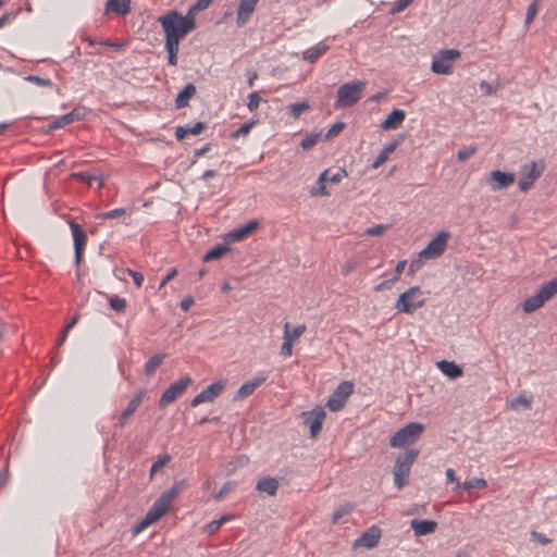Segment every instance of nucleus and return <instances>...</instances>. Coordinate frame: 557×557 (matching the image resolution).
<instances>
[{
    "mask_svg": "<svg viewBox=\"0 0 557 557\" xmlns=\"http://www.w3.org/2000/svg\"><path fill=\"white\" fill-rule=\"evenodd\" d=\"M159 22L166 36L165 44L175 46H180L181 39L196 27L193 16H183L177 11L160 16Z\"/></svg>",
    "mask_w": 557,
    "mask_h": 557,
    "instance_id": "nucleus-1",
    "label": "nucleus"
},
{
    "mask_svg": "<svg viewBox=\"0 0 557 557\" xmlns=\"http://www.w3.org/2000/svg\"><path fill=\"white\" fill-rule=\"evenodd\" d=\"M174 496V488L162 493L160 497L149 508L144 519L134 527L133 533L138 534L143 532L146 528H148L150 524L157 522L169 510Z\"/></svg>",
    "mask_w": 557,
    "mask_h": 557,
    "instance_id": "nucleus-2",
    "label": "nucleus"
},
{
    "mask_svg": "<svg viewBox=\"0 0 557 557\" xmlns=\"http://www.w3.org/2000/svg\"><path fill=\"white\" fill-rule=\"evenodd\" d=\"M418 449H409L405 454L397 457L393 470L394 483L400 490L408 484L410 469L418 458Z\"/></svg>",
    "mask_w": 557,
    "mask_h": 557,
    "instance_id": "nucleus-3",
    "label": "nucleus"
},
{
    "mask_svg": "<svg viewBox=\"0 0 557 557\" xmlns=\"http://www.w3.org/2000/svg\"><path fill=\"white\" fill-rule=\"evenodd\" d=\"M425 298L419 286H412L403 293L396 304L395 308L398 312L412 314L417 309L423 307Z\"/></svg>",
    "mask_w": 557,
    "mask_h": 557,
    "instance_id": "nucleus-4",
    "label": "nucleus"
},
{
    "mask_svg": "<svg viewBox=\"0 0 557 557\" xmlns=\"http://www.w3.org/2000/svg\"><path fill=\"white\" fill-rule=\"evenodd\" d=\"M461 55L457 49H442L433 55L431 70L435 74L450 75L454 73V62Z\"/></svg>",
    "mask_w": 557,
    "mask_h": 557,
    "instance_id": "nucleus-5",
    "label": "nucleus"
},
{
    "mask_svg": "<svg viewBox=\"0 0 557 557\" xmlns=\"http://www.w3.org/2000/svg\"><path fill=\"white\" fill-rule=\"evenodd\" d=\"M364 82H352L342 85L337 90L336 108H348L356 104L362 97Z\"/></svg>",
    "mask_w": 557,
    "mask_h": 557,
    "instance_id": "nucleus-6",
    "label": "nucleus"
},
{
    "mask_svg": "<svg viewBox=\"0 0 557 557\" xmlns=\"http://www.w3.org/2000/svg\"><path fill=\"white\" fill-rule=\"evenodd\" d=\"M424 425L419 422H411L397 431L389 441L392 447H405L413 444L423 433Z\"/></svg>",
    "mask_w": 557,
    "mask_h": 557,
    "instance_id": "nucleus-7",
    "label": "nucleus"
},
{
    "mask_svg": "<svg viewBox=\"0 0 557 557\" xmlns=\"http://www.w3.org/2000/svg\"><path fill=\"white\" fill-rule=\"evenodd\" d=\"M544 162L531 161L521 166V178L518 182L520 191H529L544 172Z\"/></svg>",
    "mask_w": 557,
    "mask_h": 557,
    "instance_id": "nucleus-8",
    "label": "nucleus"
},
{
    "mask_svg": "<svg viewBox=\"0 0 557 557\" xmlns=\"http://www.w3.org/2000/svg\"><path fill=\"white\" fill-rule=\"evenodd\" d=\"M191 382L193 381L189 376H184L171 384L161 395L159 399V407L163 409L180 398L186 392Z\"/></svg>",
    "mask_w": 557,
    "mask_h": 557,
    "instance_id": "nucleus-9",
    "label": "nucleus"
},
{
    "mask_svg": "<svg viewBox=\"0 0 557 557\" xmlns=\"http://www.w3.org/2000/svg\"><path fill=\"white\" fill-rule=\"evenodd\" d=\"M354 392V384L349 381L342 382L336 389L331 394L326 407L333 411H339L344 408L347 399Z\"/></svg>",
    "mask_w": 557,
    "mask_h": 557,
    "instance_id": "nucleus-10",
    "label": "nucleus"
},
{
    "mask_svg": "<svg viewBox=\"0 0 557 557\" xmlns=\"http://www.w3.org/2000/svg\"><path fill=\"white\" fill-rule=\"evenodd\" d=\"M448 239V232H440L420 252V258L425 260L438 258L446 250Z\"/></svg>",
    "mask_w": 557,
    "mask_h": 557,
    "instance_id": "nucleus-11",
    "label": "nucleus"
},
{
    "mask_svg": "<svg viewBox=\"0 0 557 557\" xmlns=\"http://www.w3.org/2000/svg\"><path fill=\"white\" fill-rule=\"evenodd\" d=\"M225 385H226L225 381H222V380L210 384L201 393H199L191 399V403H190L191 407H197L202 403L213 401L215 398H218L223 393Z\"/></svg>",
    "mask_w": 557,
    "mask_h": 557,
    "instance_id": "nucleus-12",
    "label": "nucleus"
},
{
    "mask_svg": "<svg viewBox=\"0 0 557 557\" xmlns=\"http://www.w3.org/2000/svg\"><path fill=\"white\" fill-rule=\"evenodd\" d=\"M486 183L493 191L505 189L515 183V174L495 170L488 174Z\"/></svg>",
    "mask_w": 557,
    "mask_h": 557,
    "instance_id": "nucleus-13",
    "label": "nucleus"
},
{
    "mask_svg": "<svg viewBox=\"0 0 557 557\" xmlns=\"http://www.w3.org/2000/svg\"><path fill=\"white\" fill-rule=\"evenodd\" d=\"M326 413L323 408L317 407L309 412H304L305 422L309 424L311 437H317L322 430Z\"/></svg>",
    "mask_w": 557,
    "mask_h": 557,
    "instance_id": "nucleus-14",
    "label": "nucleus"
},
{
    "mask_svg": "<svg viewBox=\"0 0 557 557\" xmlns=\"http://www.w3.org/2000/svg\"><path fill=\"white\" fill-rule=\"evenodd\" d=\"M145 395H146V389H144V388L136 393L134 398L128 403L127 407L120 414V417L115 423L116 428H123L128 422V420L135 413L137 408L141 405Z\"/></svg>",
    "mask_w": 557,
    "mask_h": 557,
    "instance_id": "nucleus-15",
    "label": "nucleus"
},
{
    "mask_svg": "<svg viewBox=\"0 0 557 557\" xmlns=\"http://www.w3.org/2000/svg\"><path fill=\"white\" fill-rule=\"evenodd\" d=\"M71 231L74 239L75 261L79 264L87 243L86 232L77 223H71Z\"/></svg>",
    "mask_w": 557,
    "mask_h": 557,
    "instance_id": "nucleus-16",
    "label": "nucleus"
},
{
    "mask_svg": "<svg viewBox=\"0 0 557 557\" xmlns=\"http://www.w3.org/2000/svg\"><path fill=\"white\" fill-rule=\"evenodd\" d=\"M381 537V530L373 525L369 528L359 539L354 543V548L364 547L373 548L379 544Z\"/></svg>",
    "mask_w": 557,
    "mask_h": 557,
    "instance_id": "nucleus-17",
    "label": "nucleus"
},
{
    "mask_svg": "<svg viewBox=\"0 0 557 557\" xmlns=\"http://www.w3.org/2000/svg\"><path fill=\"white\" fill-rule=\"evenodd\" d=\"M259 0H240L237 8L236 24L243 27L256 10Z\"/></svg>",
    "mask_w": 557,
    "mask_h": 557,
    "instance_id": "nucleus-18",
    "label": "nucleus"
},
{
    "mask_svg": "<svg viewBox=\"0 0 557 557\" xmlns=\"http://www.w3.org/2000/svg\"><path fill=\"white\" fill-rule=\"evenodd\" d=\"M264 376L255 377L244 383L234 396V401L243 400L249 397L253 392L265 382Z\"/></svg>",
    "mask_w": 557,
    "mask_h": 557,
    "instance_id": "nucleus-19",
    "label": "nucleus"
},
{
    "mask_svg": "<svg viewBox=\"0 0 557 557\" xmlns=\"http://www.w3.org/2000/svg\"><path fill=\"white\" fill-rule=\"evenodd\" d=\"M259 227L257 220H250L247 224L239 226L228 234L232 240L239 242L248 237Z\"/></svg>",
    "mask_w": 557,
    "mask_h": 557,
    "instance_id": "nucleus-20",
    "label": "nucleus"
},
{
    "mask_svg": "<svg viewBox=\"0 0 557 557\" xmlns=\"http://www.w3.org/2000/svg\"><path fill=\"white\" fill-rule=\"evenodd\" d=\"M406 113L400 109L393 110L382 123V128L385 131L398 128L405 121Z\"/></svg>",
    "mask_w": 557,
    "mask_h": 557,
    "instance_id": "nucleus-21",
    "label": "nucleus"
},
{
    "mask_svg": "<svg viewBox=\"0 0 557 557\" xmlns=\"http://www.w3.org/2000/svg\"><path fill=\"white\" fill-rule=\"evenodd\" d=\"M436 366L449 379H458L463 374L462 368L454 361L441 360Z\"/></svg>",
    "mask_w": 557,
    "mask_h": 557,
    "instance_id": "nucleus-22",
    "label": "nucleus"
},
{
    "mask_svg": "<svg viewBox=\"0 0 557 557\" xmlns=\"http://www.w3.org/2000/svg\"><path fill=\"white\" fill-rule=\"evenodd\" d=\"M410 524L417 536L433 533L437 527L433 520H412Z\"/></svg>",
    "mask_w": 557,
    "mask_h": 557,
    "instance_id": "nucleus-23",
    "label": "nucleus"
},
{
    "mask_svg": "<svg viewBox=\"0 0 557 557\" xmlns=\"http://www.w3.org/2000/svg\"><path fill=\"white\" fill-rule=\"evenodd\" d=\"M196 87L194 84L188 83L182 91L178 92L175 99V106L177 109L185 108L188 106L189 100L195 96Z\"/></svg>",
    "mask_w": 557,
    "mask_h": 557,
    "instance_id": "nucleus-24",
    "label": "nucleus"
},
{
    "mask_svg": "<svg viewBox=\"0 0 557 557\" xmlns=\"http://www.w3.org/2000/svg\"><path fill=\"white\" fill-rule=\"evenodd\" d=\"M329 48L326 44L319 42L317 46L307 49L302 53V59L307 62L314 63L320 57L326 53Z\"/></svg>",
    "mask_w": 557,
    "mask_h": 557,
    "instance_id": "nucleus-25",
    "label": "nucleus"
},
{
    "mask_svg": "<svg viewBox=\"0 0 557 557\" xmlns=\"http://www.w3.org/2000/svg\"><path fill=\"white\" fill-rule=\"evenodd\" d=\"M81 119V114L77 110H73L70 113H66L62 116H59L55 119L50 125L49 131L58 129L61 127H64L65 125H69L77 120Z\"/></svg>",
    "mask_w": 557,
    "mask_h": 557,
    "instance_id": "nucleus-26",
    "label": "nucleus"
},
{
    "mask_svg": "<svg viewBox=\"0 0 557 557\" xmlns=\"http://www.w3.org/2000/svg\"><path fill=\"white\" fill-rule=\"evenodd\" d=\"M257 490L260 492H264L270 496H273L276 494L278 488V481L275 478L265 476L261 478L257 482Z\"/></svg>",
    "mask_w": 557,
    "mask_h": 557,
    "instance_id": "nucleus-27",
    "label": "nucleus"
},
{
    "mask_svg": "<svg viewBox=\"0 0 557 557\" xmlns=\"http://www.w3.org/2000/svg\"><path fill=\"white\" fill-rule=\"evenodd\" d=\"M74 177L81 180L82 182L86 183L90 187L94 186V184L97 185V188H102L104 185V182L101 176L97 175L96 173L91 172H79L73 175Z\"/></svg>",
    "mask_w": 557,
    "mask_h": 557,
    "instance_id": "nucleus-28",
    "label": "nucleus"
},
{
    "mask_svg": "<svg viewBox=\"0 0 557 557\" xmlns=\"http://www.w3.org/2000/svg\"><path fill=\"white\" fill-rule=\"evenodd\" d=\"M544 304L545 301L543 300L542 296L536 293L534 296H531L524 300L522 308L525 313H531L540 309Z\"/></svg>",
    "mask_w": 557,
    "mask_h": 557,
    "instance_id": "nucleus-29",
    "label": "nucleus"
},
{
    "mask_svg": "<svg viewBox=\"0 0 557 557\" xmlns=\"http://www.w3.org/2000/svg\"><path fill=\"white\" fill-rule=\"evenodd\" d=\"M131 0H108L107 9L117 14H126L129 12Z\"/></svg>",
    "mask_w": 557,
    "mask_h": 557,
    "instance_id": "nucleus-30",
    "label": "nucleus"
},
{
    "mask_svg": "<svg viewBox=\"0 0 557 557\" xmlns=\"http://www.w3.org/2000/svg\"><path fill=\"white\" fill-rule=\"evenodd\" d=\"M546 302L557 294V277L544 284L537 292Z\"/></svg>",
    "mask_w": 557,
    "mask_h": 557,
    "instance_id": "nucleus-31",
    "label": "nucleus"
},
{
    "mask_svg": "<svg viewBox=\"0 0 557 557\" xmlns=\"http://www.w3.org/2000/svg\"><path fill=\"white\" fill-rule=\"evenodd\" d=\"M166 355L164 354H156L149 358V360L145 364V373L146 375H152L156 370L162 364Z\"/></svg>",
    "mask_w": 557,
    "mask_h": 557,
    "instance_id": "nucleus-32",
    "label": "nucleus"
},
{
    "mask_svg": "<svg viewBox=\"0 0 557 557\" xmlns=\"http://www.w3.org/2000/svg\"><path fill=\"white\" fill-rule=\"evenodd\" d=\"M228 250H230V248L227 246L218 245V246L213 247L212 249H210L202 257V260H203V262H210V261L216 260V259L221 258L222 256H224Z\"/></svg>",
    "mask_w": 557,
    "mask_h": 557,
    "instance_id": "nucleus-33",
    "label": "nucleus"
},
{
    "mask_svg": "<svg viewBox=\"0 0 557 557\" xmlns=\"http://www.w3.org/2000/svg\"><path fill=\"white\" fill-rule=\"evenodd\" d=\"M326 178H327V170L323 171L319 178H318V182H317V186L314 188H312V190L310 191V194L312 196H329L330 193L329 190L326 189V186H325V183H326Z\"/></svg>",
    "mask_w": 557,
    "mask_h": 557,
    "instance_id": "nucleus-34",
    "label": "nucleus"
},
{
    "mask_svg": "<svg viewBox=\"0 0 557 557\" xmlns=\"http://www.w3.org/2000/svg\"><path fill=\"white\" fill-rule=\"evenodd\" d=\"M487 486V482L485 479L475 478L463 483H457L454 487V491H458L460 488L470 490V488H484Z\"/></svg>",
    "mask_w": 557,
    "mask_h": 557,
    "instance_id": "nucleus-35",
    "label": "nucleus"
},
{
    "mask_svg": "<svg viewBox=\"0 0 557 557\" xmlns=\"http://www.w3.org/2000/svg\"><path fill=\"white\" fill-rule=\"evenodd\" d=\"M306 332V325L300 324L295 329L290 330V324L288 322L284 325V337L289 338L290 342H295L298 337H300Z\"/></svg>",
    "mask_w": 557,
    "mask_h": 557,
    "instance_id": "nucleus-36",
    "label": "nucleus"
},
{
    "mask_svg": "<svg viewBox=\"0 0 557 557\" xmlns=\"http://www.w3.org/2000/svg\"><path fill=\"white\" fill-rule=\"evenodd\" d=\"M171 461V456L165 454L159 456L158 459L153 462L150 469V479L154 476L156 473L162 471V469Z\"/></svg>",
    "mask_w": 557,
    "mask_h": 557,
    "instance_id": "nucleus-37",
    "label": "nucleus"
},
{
    "mask_svg": "<svg viewBox=\"0 0 557 557\" xmlns=\"http://www.w3.org/2000/svg\"><path fill=\"white\" fill-rule=\"evenodd\" d=\"M478 151V147L476 146H463L461 147L458 152H457V158L459 161H466L468 159H470L471 157H473Z\"/></svg>",
    "mask_w": 557,
    "mask_h": 557,
    "instance_id": "nucleus-38",
    "label": "nucleus"
},
{
    "mask_svg": "<svg viewBox=\"0 0 557 557\" xmlns=\"http://www.w3.org/2000/svg\"><path fill=\"white\" fill-rule=\"evenodd\" d=\"M308 109L309 104L306 101L293 103L288 107V111L294 119H298Z\"/></svg>",
    "mask_w": 557,
    "mask_h": 557,
    "instance_id": "nucleus-39",
    "label": "nucleus"
},
{
    "mask_svg": "<svg viewBox=\"0 0 557 557\" xmlns=\"http://www.w3.org/2000/svg\"><path fill=\"white\" fill-rule=\"evenodd\" d=\"M109 304L111 309L117 312L125 311L127 307L126 300L124 298H120L119 296H112L109 299Z\"/></svg>",
    "mask_w": 557,
    "mask_h": 557,
    "instance_id": "nucleus-40",
    "label": "nucleus"
},
{
    "mask_svg": "<svg viewBox=\"0 0 557 557\" xmlns=\"http://www.w3.org/2000/svg\"><path fill=\"white\" fill-rule=\"evenodd\" d=\"M125 212L126 211L124 208H116V209H113V210H110L107 212H102V213L98 214L97 218L101 219V220L116 219V218L124 215Z\"/></svg>",
    "mask_w": 557,
    "mask_h": 557,
    "instance_id": "nucleus-41",
    "label": "nucleus"
},
{
    "mask_svg": "<svg viewBox=\"0 0 557 557\" xmlns=\"http://www.w3.org/2000/svg\"><path fill=\"white\" fill-rule=\"evenodd\" d=\"M537 10H539V3L536 0H534L528 7L527 15H525V20H524L525 26H529L532 23V21L534 20L535 15L537 13Z\"/></svg>",
    "mask_w": 557,
    "mask_h": 557,
    "instance_id": "nucleus-42",
    "label": "nucleus"
},
{
    "mask_svg": "<svg viewBox=\"0 0 557 557\" xmlns=\"http://www.w3.org/2000/svg\"><path fill=\"white\" fill-rule=\"evenodd\" d=\"M255 122H247V123H244L239 128H237L236 131H234L232 134H231V137L234 138V139H237L239 138L240 136H246L249 134L251 127L253 126Z\"/></svg>",
    "mask_w": 557,
    "mask_h": 557,
    "instance_id": "nucleus-43",
    "label": "nucleus"
},
{
    "mask_svg": "<svg viewBox=\"0 0 557 557\" xmlns=\"http://www.w3.org/2000/svg\"><path fill=\"white\" fill-rule=\"evenodd\" d=\"M165 48L169 52V63L171 65L175 66L177 64V52H178L180 46L165 44Z\"/></svg>",
    "mask_w": 557,
    "mask_h": 557,
    "instance_id": "nucleus-44",
    "label": "nucleus"
},
{
    "mask_svg": "<svg viewBox=\"0 0 557 557\" xmlns=\"http://www.w3.org/2000/svg\"><path fill=\"white\" fill-rule=\"evenodd\" d=\"M25 79L40 87H52V82L48 78H42L36 75H29L25 77Z\"/></svg>",
    "mask_w": 557,
    "mask_h": 557,
    "instance_id": "nucleus-45",
    "label": "nucleus"
},
{
    "mask_svg": "<svg viewBox=\"0 0 557 557\" xmlns=\"http://www.w3.org/2000/svg\"><path fill=\"white\" fill-rule=\"evenodd\" d=\"M320 136L318 134L307 135L300 143L301 148L310 149L312 148L319 140Z\"/></svg>",
    "mask_w": 557,
    "mask_h": 557,
    "instance_id": "nucleus-46",
    "label": "nucleus"
},
{
    "mask_svg": "<svg viewBox=\"0 0 557 557\" xmlns=\"http://www.w3.org/2000/svg\"><path fill=\"white\" fill-rule=\"evenodd\" d=\"M260 101H261V97L259 96L258 92H251L249 96H248V103H247V108L249 109V111L253 112L258 109L259 104H260Z\"/></svg>",
    "mask_w": 557,
    "mask_h": 557,
    "instance_id": "nucleus-47",
    "label": "nucleus"
},
{
    "mask_svg": "<svg viewBox=\"0 0 557 557\" xmlns=\"http://www.w3.org/2000/svg\"><path fill=\"white\" fill-rule=\"evenodd\" d=\"M345 127V123L343 122H337L335 123L329 131L327 133L325 134V139L326 140H330L336 136H338V134L344 129Z\"/></svg>",
    "mask_w": 557,
    "mask_h": 557,
    "instance_id": "nucleus-48",
    "label": "nucleus"
},
{
    "mask_svg": "<svg viewBox=\"0 0 557 557\" xmlns=\"http://www.w3.org/2000/svg\"><path fill=\"white\" fill-rule=\"evenodd\" d=\"M388 228V225L377 224L366 230V234L369 236H382L384 232Z\"/></svg>",
    "mask_w": 557,
    "mask_h": 557,
    "instance_id": "nucleus-49",
    "label": "nucleus"
},
{
    "mask_svg": "<svg viewBox=\"0 0 557 557\" xmlns=\"http://www.w3.org/2000/svg\"><path fill=\"white\" fill-rule=\"evenodd\" d=\"M414 0H398L395 5L392 8L391 13L396 14L404 11L407 7H409Z\"/></svg>",
    "mask_w": 557,
    "mask_h": 557,
    "instance_id": "nucleus-50",
    "label": "nucleus"
},
{
    "mask_svg": "<svg viewBox=\"0 0 557 557\" xmlns=\"http://www.w3.org/2000/svg\"><path fill=\"white\" fill-rule=\"evenodd\" d=\"M284 342L282 344V347H281V355L283 356H292L293 354V342H290L289 338H285L283 337Z\"/></svg>",
    "mask_w": 557,
    "mask_h": 557,
    "instance_id": "nucleus-51",
    "label": "nucleus"
},
{
    "mask_svg": "<svg viewBox=\"0 0 557 557\" xmlns=\"http://www.w3.org/2000/svg\"><path fill=\"white\" fill-rule=\"evenodd\" d=\"M346 175H347V173L345 170H339L337 173L332 174V175H331L330 171L327 170L326 182L339 183L343 180V177H345Z\"/></svg>",
    "mask_w": 557,
    "mask_h": 557,
    "instance_id": "nucleus-52",
    "label": "nucleus"
},
{
    "mask_svg": "<svg viewBox=\"0 0 557 557\" xmlns=\"http://www.w3.org/2000/svg\"><path fill=\"white\" fill-rule=\"evenodd\" d=\"M186 127L188 134L199 135L206 128V124L203 122H197L193 126L187 125Z\"/></svg>",
    "mask_w": 557,
    "mask_h": 557,
    "instance_id": "nucleus-53",
    "label": "nucleus"
},
{
    "mask_svg": "<svg viewBox=\"0 0 557 557\" xmlns=\"http://www.w3.org/2000/svg\"><path fill=\"white\" fill-rule=\"evenodd\" d=\"M127 273L132 276L137 287H141L144 283V275L140 272L127 269Z\"/></svg>",
    "mask_w": 557,
    "mask_h": 557,
    "instance_id": "nucleus-54",
    "label": "nucleus"
},
{
    "mask_svg": "<svg viewBox=\"0 0 557 557\" xmlns=\"http://www.w3.org/2000/svg\"><path fill=\"white\" fill-rule=\"evenodd\" d=\"M221 527H222V521H220L218 519V520L211 521L209 524H207L206 530L209 534H214L220 530Z\"/></svg>",
    "mask_w": 557,
    "mask_h": 557,
    "instance_id": "nucleus-55",
    "label": "nucleus"
},
{
    "mask_svg": "<svg viewBox=\"0 0 557 557\" xmlns=\"http://www.w3.org/2000/svg\"><path fill=\"white\" fill-rule=\"evenodd\" d=\"M213 0H198L191 8L193 11H202L207 9Z\"/></svg>",
    "mask_w": 557,
    "mask_h": 557,
    "instance_id": "nucleus-56",
    "label": "nucleus"
},
{
    "mask_svg": "<svg viewBox=\"0 0 557 557\" xmlns=\"http://www.w3.org/2000/svg\"><path fill=\"white\" fill-rule=\"evenodd\" d=\"M531 535H532V537H533L535 541H537L539 543H541V544H543V545H546V544H548V543H550V542H552L548 537H546V535H545V534L540 533V532H535V531H534V532H532V533H531Z\"/></svg>",
    "mask_w": 557,
    "mask_h": 557,
    "instance_id": "nucleus-57",
    "label": "nucleus"
},
{
    "mask_svg": "<svg viewBox=\"0 0 557 557\" xmlns=\"http://www.w3.org/2000/svg\"><path fill=\"white\" fill-rule=\"evenodd\" d=\"M530 405H531L530 400H528L525 397H518L511 401L512 408H517L518 406H523L525 408H529Z\"/></svg>",
    "mask_w": 557,
    "mask_h": 557,
    "instance_id": "nucleus-58",
    "label": "nucleus"
},
{
    "mask_svg": "<svg viewBox=\"0 0 557 557\" xmlns=\"http://www.w3.org/2000/svg\"><path fill=\"white\" fill-rule=\"evenodd\" d=\"M346 513H348V509H346V508H344V507H341V508L336 509V510L334 511V513H333L332 522H333V523H337V522L341 520V518H342L343 516H345Z\"/></svg>",
    "mask_w": 557,
    "mask_h": 557,
    "instance_id": "nucleus-59",
    "label": "nucleus"
},
{
    "mask_svg": "<svg viewBox=\"0 0 557 557\" xmlns=\"http://www.w3.org/2000/svg\"><path fill=\"white\" fill-rule=\"evenodd\" d=\"M387 159H388V157L381 151L380 154L374 160V162L372 163V168L379 169L382 164H384L386 162Z\"/></svg>",
    "mask_w": 557,
    "mask_h": 557,
    "instance_id": "nucleus-60",
    "label": "nucleus"
},
{
    "mask_svg": "<svg viewBox=\"0 0 557 557\" xmlns=\"http://www.w3.org/2000/svg\"><path fill=\"white\" fill-rule=\"evenodd\" d=\"M407 264V261L406 260H401L399 261L397 264H396V268H395V276L393 277V281H397L399 278V276L401 275L405 267Z\"/></svg>",
    "mask_w": 557,
    "mask_h": 557,
    "instance_id": "nucleus-61",
    "label": "nucleus"
},
{
    "mask_svg": "<svg viewBox=\"0 0 557 557\" xmlns=\"http://www.w3.org/2000/svg\"><path fill=\"white\" fill-rule=\"evenodd\" d=\"M177 274V270L175 268H173L166 275L165 277L162 280L161 284H160V288H162L164 285H166L171 280H173Z\"/></svg>",
    "mask_w": 557,
    "mask_h": 557,
    "instance_id": "nucleus-62",
    "label": "nucleus"
},
{
    "mask_svg": "<svg viewBox=\"0 0 557 557\" xmlns=\"http://www.w3.org/2000/svg\"><path fill=\"white\" fill-rule=\"evenodd\" d=\"M231 491V484L230 483H226L224 484L221 490L219 491V493L214 496V498L216 500H220L221 498H223L228 492Z\"/></svg>",
    "mask_w": 557,
    "mask_h": 557,
    "instance_id": "nucleus-63",
    "label": "nucleus"
},
{
    "mask_svg": "<svg viewBox=\"0 0 557 557\" xmlns=\"http://www.w3.org/2000/svg\"><path fill=\"white\" fill-rule=\"evenodd\" d=\"M188 134L186 126H178L175 129V137L177 140H182Z\"/></svg>",
    "mask_w": 557,
    "mask_h": 557,
    "instance_id": "nucleus-64",
    "label": "nucleus"
}]
</instances>
